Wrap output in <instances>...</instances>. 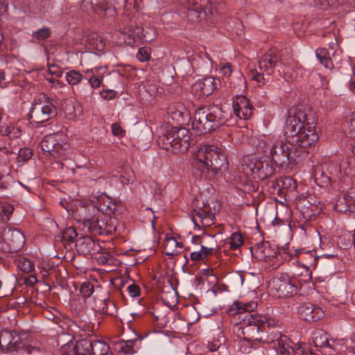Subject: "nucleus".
Here are the masks:
<instances>
[{"label":"nucleus","mask_w":355,"mask_h":355,"mask_svg":"<svg viewBox=\"0 0 355 355\" xmlns=\"http://www.w3.org/2000/svg\"><path fill=\"white\" fill-rule=\"evenodd\" d=\"M257 302H235L228 309L230 315H243L241 319L238 331H241L243 336L254 342H266V333L268 334L266 328L268 329L275 328L278 326L279 322L276 319L268 315L252 313L257 308Z\"/></svg>","instance_id":"1"},{"label":"nucleus","mask_w":355,"mask_h":355,"mask_svg":"<svg viewBox=\"0 0 355 355\" xmlns=\"http://www.w3.org/2000/svg\"><path fill=\"white\" fill-rule=\"evenodd\" d=\"M315 118L311 110L288 111L284 135L293 145L306 148L315 144L319 139L315 131Z\"/></svg>","instance_id":"2"},{"label":"nucleus","mask_w":355,"mask_h":355,"mask_svg":"<svg viewBox=\"0 0 355 355\" xmlns=\"http://www.w3.org/2000/svg\"><path fill=\"white\" fill-rule=\"evenodd\" d=\"M226 156L223 150L215 145L202 144L193 154L192 174L196 178L206 179L209 173L217 174L227 167Z\"/></svg>","instance_id":"3"},{"label":"nucleus","mask_w":355,"mask_h":355,"mask_svg":"<svg viewBox=\"0 0 355 355\" xmlns=\"http://www.w3.org/2000/svg\"><path fill=\"white\" fill-rule=\"evenodd\" d=\"M230 114L216 105L198 107L193 114L191 128L196 134L204 135L224 125Z\"/></svg>","instance_id":"4"},{"label":"nucleus","mask_w":355,"mask_h":355,"mask_svg":"<svg viewBox=\"0 0 355 355\" xmlns=\"http://www.w3.org/2000/svg\"><path fill=\"white\" fill-rule=\"evenodd\" d=\"M237 171L246 178L252 177L253 179L263 181L273 175L275 168L268 157H243L237 166Z\"/></svg>","instance_id":"5"},{"label":"nucleus","mask_w":355,"mask_h":355,"mask_svg":"<svg viewBox=\"0 0 355 355\" xmlns=\"http://www.w3.org/2000/svg\"><path fill=\"white\" fill-rule=\"evenodd\" d=\"M191 133L186 128L173 127L159 137L162 148L173 153H185L190 146Z\"/></svg>","instance_id":"6"},{"label":"nucleus","mask_w":355,"mask_h":355,"mask_svg":"<svg viewBox=\"0 0 355 355\" xmlns=\"http://www.w3.org/2000/svg\"><path fill=\"white\" fill-rule=\"evenodd\" d=\"M300 150L294 147L288 139L286 142L277 141L270 148V160L278 166H288L294 164L299 157Z\"/></svg>","instance_id":"7"},{"label":"nucleus","mask_w":355,"mask_h":355,"mask_svg":"<svg viewBox=\"0 0 355 355\" xmlns=\"http://www.w3.org/2000/svg\"><path fill=\"white\" fill-rule=\"evenodd\" d=\"M57 114L53 100L42 96L34 99L28 114L31 123H42L48 121Z\"/></svg>","instance_id":"8"},{"label":"nucleus","mask_w":355,"mask_h":355,"mask_svg":"<svg viewBox=\"0 0 355 355\" xmlns=\"http://www.w3.org/2000/svg\"><path fill=\"white\" fill-rule=\"evenodd\" d=\"M183 13L188 21L197 22L207 20L213 14L212 4L210 0H184Z\"/></svg>","instance_id":"9"},{"label":"nucleus","mask_w":355,"mask_h":355,"mask_svg":"<svg viewBox=\"0 0 355 355\" xmlns=\"http://www.w3.org/2000/svg\"><path fill=\"white\" fill-rule=\"evenodd\" d=\"M337 160H325L315 168V180L322 187H327L336 181L340 175V168Z\"/></svg>","instance_id":"10"},{"label":"nucleus","mask_w":355,"mask_h":355,"mask_svg":"<svg viewBox=\"0 0 355 355\" xmlns=\"http://www.w3.org/2000/svg\"><path fill=\"white\" fill-rule=\"evenodd\" d=\"M280 61V58L275 50L270 49L268 51L259 61V69L260 72L257 70L251 71L250 76L252 80L257 81L260 85L265 84L264 74L270 76L273 73L277 64Z\"/></svg>","instance_id":"11"},{"label":"nucleus","mask_w":355,"mask_h":355,"mask_svg":"<svg viewBox=\"0 0 355 355\" xmlns=\"http://www.w3.org/2000/svg\"><path fill=\"white\" fill-rule=\"evenodd\" d=\"M192 220L199 230L201 226H211L215 223V209H213L203 199L197 198L194 204Z\"/></svg>","instance_id":"12"},{"label":"nucleus","mask_w":355,"mask_h":355,"mask_svg":"<svg viewBox=\"0 0 355 355\" xmlns=\"http://www.w3.org/2000/svg\"><path fill=\"white\" fill-rule=\"evenodd\" d=\"M301 281L302 279L290 277L286 273H281L273 279L272 284L279 297H288L297 293L302 285Z\"/></svg>","instance_id":"13"},{"label":"nucleus","mask_w":355,"mask_h":355,"mask_svg":"<svg viewBox=\"0 0 355 355\" xmlns=\"http://www.w3.org/2000/svg\"><path fill=\"white\" fill-rule=\"evenodd\" d=\"M0 347L3 352H14L23 348L28 354H32L34 351H38L36 347L24 346L19 334L15 331L8 329L0 331Z\"/></svg>","instance_id":"14"},{"label":"nucleus","mask_w":355,"mask_h":355,"mask_svg":"<svg viewBox=\"0 0 355 355\" xmlns=\"http://www.w3.org/2000/svg\"><path fill=\"white\" fill-rule=\"evenodd\" d=\"M25 243V236L17 229H4L0 238V249L5 252L19 251Z\"/></svg>","instance_id":"15"},{"label":"nucleus","mask_w":355,"mask_h":355,"mask_svg":"<svg viewBox=\"0 0 355 355\" xmlns=\"http://www.w3.org/2000/svg\"><path fill=\"white\" fill-rule=\"evenodd\" d=\"M266 340V343H274V348L280 355L294 354L297 346L287 336L282 334L279 331L268 332Z\"/></svg>","instance_id":"16"},{"label":"nucleus","mask_w":355,"mask_h":355,"mask_svg":"<svg viewBox=\"0 0 355 355\" xmlns=\"http://www.w3.org/2000/svg\"><path fill=\"white\" fill-rule=\"evenodd\" d=\"M311 341L315 348L322 355H334L337 352L336 340L329 339L328 334L322 329H315L312 332Z\"/></svg>","instance_id":"17"},{"label":"nucleus","mask_w":355,"mask_h":355,"mask_svg":"<svg viewBox=\"0 0 355 355\" xmlns=\"http://www.w3.org/2000/svg\"><path fill=\"white\" fill-rule=\"evenodd\" d=\"M214 242L209 245H204L205 236H194L192 237V243L195 245H200L199 250H193L190 254V258L193 261H202L207 259L209 256L213 255L217 252L218 245L214 241V236H207Z\"/></svg>","instance_id":"18"},{"label":"nucleus","mask_w":355,"mask_h":355,"mask_svg":"<svg viewBox=\"0 0 355 355\" xmlns=\"http://www.w3.org/2000/svg\"><path fill=\"white\" fill-rule=\"evenodd\" d=\"M60 135L58 134L45 136L40 143L42 151L47 155L54 158H60L64 155V150L60 142Z\"/></svg>","instance_id":"19"},{"label":"nucleus","mask_w":355,"mask_h":355,"mask_svg":"<svg viewBox=\"0 0 355 355\" xmlns=\"http://www.w3.org/2000/svg\"><path fill=\"white\" fill-rule=\"evenodd\" d=\"M299 318L307 322H314L324 317L322 309L311 302H305L297 308Z\"/></svg>","instance_id":"20"},{"label":"nucleus","mask_w":355,"mask_h":355,"mask_svg":"<svg viewBox=\"0 0 355 355\" xmlns=\"http://www.w3.org/2000/svg\"><path fill=\"white\" fill-rule=\"evenodd\" d=\"M80 350H86L91 355H112L110 347L105 342L98 340L82 339L80 340Z\"/></svg>","instance_id":"21"},{"label":"nucleus","mask_w":355,"mask_h":355,"mask_svg":"<svg viewBox=\"0 0 355 355\" xmlns=\"http://www.w3.org/2000/svg\"><path fill=\"white\" fill-rule=\"evenodd\" d=\"M220 85L221 81L219 78L209 76L196 82L192 89L193 91H200L202 95L209 96Z\"/></svg>","instance_id":"22"},{"label":"nucleus","mask_w":355,"mask_h":355,"mask_svg":"<svg viewBox=\"0 0 355 355\" xmlns=\"http://www.w3.org/2000/svg\"><path fill=\"white\" fill-rule=\"evenodd\" d=\"M233 110L239 119H248L252 114V105L245 96H239L233 103Z\"/></svg>","instance_id":"23"},{"label":"nucleus","mask_w":355,"mask_h":355,"mask_svg":"<svg viewBox=\"0 0 355 355\" xmlns=\"http://www.w3.org/2000/svg\"><path fill=\"white\" fill-rule=\"evenodd\" d=\"M299 261L302 262L305 268V274L303 275L302 282H308L311 279V267H316L318 257H315L312 252H297Z\"/></svg>","instance_id":"24"},{"label":"nucleus","mask_w":355,"mask_h":355,"mask_svg":"<svg viewBox=\"0 0 355 355\" xmlns=\"http://www.w3.org/2000/svg\"><path fill=\"white\" fill-rule=\"evenodd\" d=\"M94 309L101 314L114 315L117 310L116 306L108 295L95 298Z\"/></svg>","instance_id":"25"},{"label":"nucleus","mask_w":355,"mask_h":355,"mask_svg":"<svg viewBox=\"0 0 355 355\" xmlns=\"http://www.w3.org/2000/svg\"><path fill=\"white\" fill-rule=\"evenodd\" d=\"M107 73L105 67H96L85 71V80L90 85L92 88H98L101 85L103 77Z\"/></svg>","instance_id":"26"},{"label":"nucleus","mask_w":355,"mask_h":355,"mask_svg":"<svg viewBox=\"0 0 355 355\" xmlns=\"http://www.w3.org/2000/svg\"><path fill=\"white\" fill-rule=\"evenodd\" d=\"M76 247L77 252L83 255H87L92 251L98 250V245H96L94 241L88 236L79 238L76 242Z\"/></svg>","instance_id":"27"},{"label":"nucleus","mask_w":355,"mask_h":355,"mask_svg":"<svg viewBox=\"0 0 355 355\" xmlns=\"http://www.w3.org/2000/svg\"><path fill=\"white\" fill-rule=\"evenodd\" d=\"M84 43L88 50L103 51L105 48V42L101 35L96 33H92L84 39Z\"/></svg>","instance_id":"28"},{"label":"nucleus","mask_w":355,"mask_h":355,"mask_svg":"<svg viewBox=\"0 0 355 355\" xmlns=\"http://www.w3.org/2000/svg\"><path fill=\"white\" fill-rule=\"evenodd\" d=\"M143 31L144 30L142 27L135 24L132 21H130V23L123 29V33L124 35H128L133 40L134 42H137L141 40H144L145 42H148V40L146 39Z\"/></svg>","instance_id":"29"},{"label":"nucleus","mask_w":355,"mask_h":355,"mask_svg":"<svg viewBox=\"0 0 355 355\" xmlns=\"http://www.w3.org/2000/svg\"><path fill=\"white\" fill-rule=\"evenodd\" d=\"M96 206L99 212L110 215L114 212L116 205L110 197L102 194L97 198Z\"/></svg>","instance_id":"30"},{"label":"nucleus","mask_w":355,"mask_h":355,"mask_svg":"<svg viewBox=\"0 0 355 355\" xmlns=\"http://www.w3.org/2000/svg\"><path fill=\"white\" fill-rule=\"evenodd\" d=\"M168 114L178 123H183L188 116V112L182 104L171 105L168 109Z\"/></svg>","instance_id":"31"},{"label":"nucleus","mask_w":355,"mask_h":355,"mask_svg":"<svg viewBox=\"0 0 355 355\" xmlns=\"http://www.w3.org/2000/svg\"><path fill=\"white\" fill-rule=\"evenodd\" d=\"M80 213L83 215V222H87L96 216L100 215L98 209H97L94 201L91 203L81 202Z\"/></svg>","instance_id":"32"},{"label":"nucleus","mask_w":355,"mask_h":355,"mask_svg":"<svg viewBox=\"0 0 355 355\" xmlns=\"http://www.w3.org/2000/svg\"><path fill=\"white\" fill-rule=\"evenodd\" d=\"M117 220L109 216H103L101 219V235L112 234L116 231Z\"/></svg>","instance_id":"33"},{"label":"nucleus","mask_w":355,"mask_h":355,"mask_svg":"<svg viewBox=\"0 0 355 355\" xmlns=\"http://www.w3.org/2000/svg\"><path fill=\"white\" fill-rule=\"evenodd\" d=\"M315 55L320 62L328 69H332L334 67L332 61V54L330 51L324 47L318 48L315 50Z\"/></svg>","instance_id":"34"},{"label":"nucleus","mask_w":355,"mask_h":355,"mask_svg":"<svg viewBox=\"0 0 355 355\" xmlns=\"http://www.w3.org/2000/svg\"><path fill=\"white\" fill-rule=\"evenodd\" d=\"M257 253L261 259H264L266 261H272L277 255V252L270 247L268 243H262L258 247Z\"/></svg>","instance_id":"35"},{"label":"nucleus","mask_w":355,"mask_h":355,"mask_svg":"<svg viewBox=\"0 0 355 355\" xmlns=\"http://www.w3.org/2000/svg\"><path fill=\"white\" fill-rule=\"evenodd\" d=\"M102 217L103 215L100 214L89 221L83 222L84 228H87L88 232L94 235H101V230L98 229L101 228Z\"/></svg>","instance_id":"36"},{"label":"nucleus","mask_w":355,"mask_h":355,"mask_svg":"<svg viewBox=\"0 0 355 355\" xmlns=\"http://www.w3.org/2000/svg\"><path fill=\"white\" fill-rule=\"evenodd\" d=\"M0 135L12 139L20 137L21 130L19 128L15 127L12 125L3 123L0 125Z\"/></svg>","instance_id":"37"},{"label":"nucleus","mask_w":355,"mask_h":355,"mask_svg":"<svg viewBox=\"0 0 355 355\" xmlns=\"http://www.w3.org/2000/svg\"><path fill=\"white\" fill-rule=\"evenodd\" d=\"M46 2L45 0H27L28 10L34 15H41L44 12Z\"/></svg>","instance_id":"38"},{"label":"nucleus","mask_w":355,"mask_h":355,"mask_svg":"<svg viewBox=\"0 0 355 355\" xmlns=\"http://www.w3.org/2000/svg\"><path fill=\"white\" fill-rule=\"evenodd\" d=\"M338 161L340 173L343 172L346 175H354L353 158H342Z\"/></svg>","instance_id":"39"},{"label":"nucleus","mask_w":355,"mask_h":355,"mask_svg":"<svg viewBox=\"0 0 355 355\" xmlns=\"http://www.w3.org/2000/svg\"><path fill=\"white\" fill-rule=\"evenodd\" d=\"M260 343L254 342V340H248L245 336H243V338L239 343V348L242 353L248 354L250 352L252 349L257 348Z\"/></svg>","instance_id":"40"},{"label":"nucleus","mask_w":355,"mask_h":355,"mask_svg":"<svg viewBox=\"0 0 355 355\" xmlns=\"http://www.w3.org/2000/svg\"><path fill=\"white\" fill-rule=\"evenodd\" d=\"M33 155L31 148L25 147L19 150L17 157V162L19 166H22L24 164L29 161Z\"/></svg>","instance_id":"41"},{"label":"nucleus","mask_w":355,"mask_h":355,"mask_svg":"<svg viewBox=\"0 0 355 355\" xmlns=\"http://www.w3.org/2000/svg\"><path fill=\"white\" fill-rule=\"evenodd\" d=\"M334 209L338 212H352L351 208L348 204V201L346 198V196H345V193L336 199L334 204Z\"/></svg>","instance_id":"42"},{"label":"nucleus","mask_w":355,"mask_h":355,"mask_svg":"<svg viewBox=\"0 0 355 355\" xmlns=\"http://www.w3.org/2000/svg\"><path fill=\"white\" fill-rule=\"evenodd\" d=\"M67 83L71 85H76L81 82L85 78L76 70H71L66 73L65 76Z\"/></svg>","instance_id":"43"},{"label":"nucleus","mask_w":355,"mask_h":355,"mask_svg":"<svg viewBox=\"0 0 355 355\" xmlns=\"http://www.w3.org/2000/svg\"><path fill=\"white\" fill-rule=\"evenodd\" d=\"M230 250H236L243 243V238L241 234L238 232L233 233L227 241Z\"/></svg>","instance_id":"44"},{"label":"nucleus","mask_w":355,"mask_h":355,"mask_svg":"<svg viewBox=\"0 0 355 355\" xmlns=\"http://www.w3.org/2000/svg\"><path fill=\"white\" fill-rule=\"evenodd\" d=\"M225 339L224 336L220 333L216 338H214L211 342L208 343V348L210 352H216L222 347L225 343Z\"/></svg>","instance_id":"45"},{"label":"nucleus","mask_w":355,"mask_h":355,"mask_svg":"<svg viewBox=\"0 0 355 355\" xmlns=\"http://www.w3.org/2000/svg\"><path fill=\"white\" fill-rule=\"evenodd\" d=\"M76 352V345L67 343L63 345L57 353V355H74Z\"/></svg>","instance_id":"46"},{"label":"nucleus","mask_w":355,"mask_h":355,"mask_svg":"<svg viewBox=\"0 0 355 355\" xmlns=\"http://www.w3.org/2000/svg\"><path fill=\"white\" fill-rule=\"evenodd\" d=\"M17 266L21 271L27 273L34 269L33 263L26 258H20L17 261Z\"/></svg>","instance_id":"47"},{"label":"nucleus","mask_w":355,"mask_h":355,"mask_svg":"<svg viewBox=\"0 0 355 355\" xmlns=\"http://www.w3.org/2000/svg\"><path fill=\"white\" fill-rule=\"evenodd\" d=\"M343 0H315V3L322 10H326L330 7H336Z\"/></svg>","instance_id":"48"},{"label":"nucleus","mask_w":355,"mask_h":355,"mask_svg":"<svg viewBox=\"0 0 355 355\" xmlns=\"http://www.w3.org/2000/svg\"><path fill=\"white\" fill-rule=\"evenodd\" d=\"M51 31L49 28L44 27L33 33L32 36L38 40H44L51 36Z\"/></svg>","instance_id":"49"},{"label":"nucleus","mask_w":355,"mask_h":355,"mask_svg":"<svg viewBox=\"0 0 355 355\" xmlns=\"http://www.w3.org/2000/svg\"><path fill=\"white\" fill-rule=\"evenodd\" d=\"M77 235L76 230L72 227H69L62 232V239L64 241L73 243L75 241Z\"/></svg>","instance_id":"50"},{"label":"nucleus","mask_w":355,"mask_h":355,"mask_svg":"<svg viewBox=\"0 0 355 355\" xmlns=\"http://www.w3.org/2000/svg\"><path fill=\"white\" fill-rule=\"evenodd\" d=\"M80 293L84 297H90L94 293V285L89 282H85L80 288Z\"/></svg>","instance_id":"51"},{"label":"nucleus","mask_w":355,"mask_h":355,"mask_svg":"<svg viewBox=\"0 0 355 355\" xmlns=\"http://www.w3.org/2000/svg\"><path fill=\"white\" fill-rule=\"evenodd\" d=\"M345 196L348 201L352 212L355 211V188H350L345 193Z\"/></svg>","instance_id":"52"},{"label":"nucleus","mask_w":355,"mask_h":355,"mask_svg":"<svg viewBox=\"0 0 355 355\" xmlns=\"http://www.w3.org/2000/svg\"><path fill=\"white\" fill-rule=\"evenodd\" d=\"M137 58L141 62L149 60L150 55L148 49L146 47L139 48L137 54Z\"/></svg>","instance_id":"53"},{"label":"nucleus","mask_w":355,"mask_h":355,"mask_svg":"<svg viewBox=\"0 0 355 355\" xmlns=\"http://www.w3.org/2000/svg\"><path fill=\"white\" fill-rule=\"evenodd\" d=\"M293 355H319L306 346L297 345Z\"/></svg>","instance_id":"54"},{"label":"nucleus","mask_w":355,"mask_h":355,"mask_svg":"<svg viewBox=\"0 0 355 355\" xmlns=\"http://www.w3.org/2000/svg\"><path fill=\"white\" fill-rule=\"evenodd\" d=\"M349 134L351 137H355V112L351 114L347 119Z\"/></svg>","instance_id":"55"},{"label":"nucleus","mask_w":355,"mask_h":355,"mask_svg":"<svg viewBox=\"0 0 355 355\" xmlns=\"http://www.w3.org/2000/svg\"><path fill=\"white\" fill-rule=\"evenodd\" d=\"M142 0H124V6L125 9L130 10L132 7L136 11H138L141 7Z\"/></svg>","instance_id":"56"},{"label":"nucleus","mask_w":355,"mask_h":355,"mask_svg":"<svg viewBox=\"0 0 355 355\" xmlns=\"http://www.w3.org/2000/svg\"><path fill=\"white\" fill-rule=\"evenodd\" d=\"M282 187L288 188L290 191H294L297 188L295 181L291 178H285L282 179Z\"/></svg>","instance_id":"57"},{"label":"nucleus","mask_w":355,"mask_h":355,"mask_svg":"<svg viewBox=\"0 0 355 355\" xmlns=\"http://www.w3.org/2000/svg\"><path fill=\"white\" fill-rule=\"evenodd\" d=\"M127 289L130 296L132 297H135L140 295V288L134 283L129 285Z\"/></svg>","instance_id":"58"},{"label":"nucleus","mask_w":355,"mask_h":355,"mask_svg":"<svg viewBox=\"0 0 355 355\" xmlns=\"http://www.w3.org/2000/svg\"><path fill=\"white\" fill-rule=\"evenodd\" d=\"M220 71L221 73L225 76L229 77L232 74V65L230 63L220 64Z\"/></svg>","instance_id":"59"},{"label":"nucleus","mask_w":355,"mask_h":355,"mask_svg":"<svg viewBox=\"0 0 355 355\" xmlns=\"http://www.w3.org/2000/svg\"><path fill=\"white\" fill-rule=\"evenodd\" d=\"M112 132L114 136L122 137L124 135V131L120 124L114 123L112 125Z\"/></svg>","instance_id":"60"},{"label":"nucleus","mask_w":355,"mask_h":355,"mask_svg":"<svg viewBox=\"0 0 355 355\" xmlns=\"http://www.w3.org/2000/svg\"><path fill=\"white\" fill-rule=\"evenodd\" d=\"M338 43L336 40L330 42L329 44V50L330 51L331 54H332L333 57H336L338 53Z\"/></svg>","instance_id":"61"},{"label":"nucleus","mask_w":355,"mask_h":355,"mask_svg":"<svg viewBox=\"0 0 355 355\" xmlns=\"http://www.w3.org/2000/svg\"><path fill=\"white\" fill-rule=\"evenodd\" d=\"M49 72L50 74L55 76V78L61 77L63 73L60 68L53 64L49 67Z\"/></svg>","instance_id":"62"},{"label":"nucleus","mask_w":355,"mask_h":355,"mask_svg":"<svg viewBox=\"0 0 355 355\" xmlns=\"http://www.w3.org/2000/svg\"><path fill=\"white\" fill-rule=\"evenodd\" d=\"M347 17L355 21V1L349 5V9L346 11Z\"/></svg>","instance_id":"63"},{"label":"nucleus","mask_w":355,"mask_h":355,"mask_svg":"<svg viewBox=\"0 0 355 355\" xmlns=\"http://www.w3.org/2000/svg\"><path fill=\"white\" fill-rule=\"evenodd\" d=\"M89 3H90L91 7L93 10H96L98 8H103L102 0H89Z\"/></svg>","instance_id":"64"}]
</instances>
